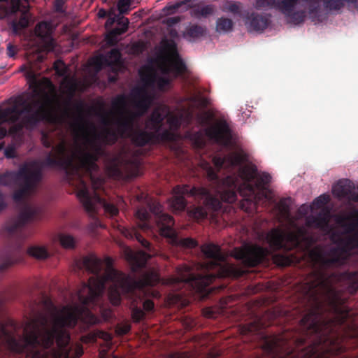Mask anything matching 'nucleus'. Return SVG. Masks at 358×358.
Here are the masks:
<instances>
[{
    "mask_svg": "<svg viewBox=\"0 0 358 358\" xmlns=\"http://www.w3.org/2000/svg\"><path fill=\"white\" fill-rule=\"evenodd\" d=\"M20 71H25L24 76L32 89V100L22 111H20L17 105L5 110L0 107V122H14L26 115L31 116L34 120L58 122L69 118L73 145L70 146L63 141L52 150L47 164L62 167L69 178L75 179L72 185L76 187L77 196L88 213L94 212L100 204L110 216L118 213L113 204L101 201L96 194L91 195L81 177L83 171L95 170V161L102 143H109L118 136L131 137L138 145H145L154 138L173 140L175 138L173 131L189 118V110L198 105L197 100L191 98L173 111L166 106H159L147 121L145 131L136 132L134 131L136 117L148 109L152 99L145 89L134 90L130 96H119L113 100L112 110L103 118L106 129L97 134L95 128L87 124L80 115L73 119L69 117V101L76 90L73 80L65 78L60 85L62 94L57 96L48 79L38 80L34 70Z\"/></svg>",
    "mask_w": 358,
    "mask_h": 358,
    "instance_id": "f257e3e1",
    "label": "nucleus"
},
{
    "mask_svg": "<svg viewBox=\"0 0 358 358\" xmlns=\"http://www.w3.org/2000/svg\"><path fill=\"white\" fill-rule=\"evenodd\" d=\"M329 196L322 194L310 205H302L299 215L289 217L291 200L285 199L278 203L275 213L280 222L285 221L283 229H275L267 236V241L274 250L284 248L292 250L297 245L307 249L310 241L301 225L306 222L308 227L318 229L329 234L331 245L325 248L317 247L309 252V259L314 266V273L307 282L306 294L313 300L318 301L322 295L333 306L336 301V292L331 285V280L320 271L324 268L338 266L352 253L358 251V213L350 212L347 215L331 217L326 205Z\"/></svg>",
    "mask_w": 358,
    "mask_h": 358,
    "instance_id": "f03ea898",
    "label": "nucleus"
},
{
    "mask_svg": "<svg viewBox=\"0 0 358 358\" xmlns=\"http://www.w3.org/2000/svg\"><path fill=\"white\" fill-rule=\"evenodd\" d=\"M186 71L185 65L178 57L175 43L162 41L159 55L154 61L143 66L139 73L145 85L164 90L173 78L184 75Z\"/></svg>",
    "mask_w": 358,
    "mask_h": 358,
    "instance_id": "7ed1b4c3",
    "label": "nucleus"
},
{
    "mask_svg": "<svg viewBox=\"0 0 358 358\" xmlns=\"http://www.w3.org/2000/svg\"><path fill=\"white\" fill-rule=\"evenodd\" d=\"M271 180L269 174L266 173H258L256 167L250 164H244L239 172V177L234 180L231 178H227L224 184L229 187L238 188L240 191L243 189H248L252 194H255V187L258 192L255 196L256 202L259 201L263 197L270 201L272 199V193L267 188H263L262 186L268 183Z\"/></svg>",
    "mask_w": 358,
    "mask_h": 358,
    "instance_id": "20e7f679",
    "label": "nucleus"
},
{
    "mask_svg": "<svg viewBox=\"0 0 358 358\" xmlns=\"http://www.w3.org/2000/svg\"><path fill=\"white\" fill-rule=\"evenodd\" d=\"M302 2L309 3L310 15L312 18L315 17V6L319 3H313L310 0H282L281 2H276L275 0H257V8H274L280 10L289 17V22L297 24L303 20L305 15L301 13H292L294 8ZM315 21V19H313Z\"/></svg>",
    "mask_w": 358,
    "mask_h": 358,
    "instance_id": "39448f33",
    "label": "nucleus"
},
{
    "mask_svg": "<svg viewBox=\"0 0 358 358\" xmlns=\"http://www.w3.org/2000/svg\"><path fill=\"white\" fill-rule=\"evenodd\" d=\"M150 210L156 215L157 225L159 229L161 235L169 238L173 244L180 245L186 248H193L196 245V242L192 238H184L178 241L175 231L172 228L174 222L171 216L165 213H162V206L157 202H154L150 206Z\"/></svg>",
    "mask_w": 358,
    "mask_h": 358,
    "instance_id": "423d86ee",
    "label": "nucleus"
},
{
    "mask_svg": "<svg viewBox=\"0 0 358 358\" xmlns=\"http://www.w3.org/2000/svg\"><path fill=\"white\" fill-rule=\"evenodd\" d=\"M27 0H0V18H4L11 15L20 12V19L17 22L13 21V31L17 33L19 29L27 27L29 22L27 13Z\"/></svg>",
    "mask_w": 358,
    "mask_h": 358,
    "instance_id": "0eeeda50",
    "label": "nucleus"
},
{
    "mask_svg": "<svg viewBox=\"0 0 358 358\" xmlns=\"http://www.w3.org/2000/svg\"><path fill=\"white\" fill-rule=\"evenodd\" d=\"M178 277H172L164 280L163 283L166 285H174L180 282H189L191 286L198 291L201 290L206 286L209 285L215 278L213 274H198L193 275L189 266H184L178 268Z\"/></svg>",
    "mask_w": 358,
    "mask_h": 358,
    "instance_id": "6e6552de",
    "label": "nucleus"
},
{
    "mask_svg": "<svg viewBox=\"0 0 358 358\" xmlns=\"http://www.w3.org/2000/svg\"><path fill=\"white\" fill-rule=\"evenodd\" d=\"M268 253L267 250L257 245H247L243 248L235 249L233 255L237 259H241L250 266L257 264Z\"/></svg>",
    "mask_w": 358,
    "mask_h": 358,
    "instance_id": "1a4fd4ad",
    "label": "nucleus"
},
{
    "mask_svg": "<svg viewBox=\"0 0 358 358\" xmlns=\"http://www.w3.org/2000/svg\"><path fill=\"white\" fill-rule=\"evenodd\" d=\"M38 178V165L36 163L26 164L19 173L9 172L0 178V182L4 185L17 183L22 180L31 181Z\"/></svg>",
    "mask_w": 358,
    "mask_h": 358,
    "instance_id": "9d476101",
    "label": "nucleus"
},
{
    "mask_svg": "<svg viewBox=\"0 0 358 358\" xmlns=\"http://www.w3.org/2000/svg\"><path fill=\"white\" fill-rule=\"evenodd\" d=\"M203 253L213 260L198 266L197 270H211L220 266V262L224 261V255L221 252L220 248L213 244L204 245L201 248Z\"/></svg>",
    "mask_w": 358,
    "mask_h": 358,
    "instance_id": "9b49d317",
    "label": "nucleus"
},
{
    "mask_svg": "<svg viewBox=\"0 0 358 358\" xmlns=\"http://www.w3.org/2000/svg\"><path fill=\"white\" fill-rule=\"evenodd\" d=\"M91 63L99 68L107 65L111 66L113 71H121L123 64L120 58V53L117 50H113L106 55H99L92 59Z\"/></svg>",
    "mask_w": 358,
    "mask_h": 358,
    "instance_id": "f8f14e48",
    "label": "nucleus"
},
{
    "mask_svg": "<svg viewBox=\"0 0 358 358\" xmlns=\"http://www.w3.org/2000/svg\"><path fill=\"white\" fill-rule=\"evenodd\" d=\"M207 136L215 141L227 145L231 138L229 129L224 122H218L206 130Z\"/></svg>",
    "mask_w": 358,
    "mask_h": 358,
    "instance_id": "ddd939ff",
    "label": "nucleus"
},
{
    "mask_svg": "<svg viewBox=\"0 0 358 358\" xmlns=\"http://www.w3.org/2000/svg\"><path fill=\"white\" fill-rule=\"evenodd\" d=\"M52 27L50 23L43 22L37 24L35 33L41 41V47L44 51L50 52L53 50L55 41L51 37Z\"/></svg>",
    "mask_w": 358,
    "mask_h": 358,
    "instance_id": "4468645a",
    "label": "nucleus"
},
{
    "mask_svg": "<svg viewBox=\"0 0 358 358\" xmlns=\"http://www.w3.org/2000/svg\"><path fill=\"white\" fill-rule=\"evenodd\" d=\"M354 188L355 187L350 180L343 179L339 180L333 186L332 193L334 196L338 198H343L348 196L352 200L358 201V195L356 196L352 193Z\"/></svg>",
    "mask_w": 358,
    "mask_h": 358,
    "instance_id": "2eb2a0df",
    "label": "nucleus"
},
{
    "mask_svg": "<svg viewBox=\"0 0 358 358\" xmlns=\"http://www.w3.org/2000/svg\"><path fill=\"white\" fill-rule=\"evenodd\" d=\"M245 161V155L242 151H238L224 158L220 157H215L213 158L214 164L217 169L227 168L231 166L241 164H243Z\"/></svg>",
    "mask_w": 358,
    "mask_h": 358,
    "instance_id": "dca6fc26",
    "label": "nucleus"
},
{
    "mask_svg": "<svg viewBox=\"0 0 358 358\" xmlns=\"http://www.w3.org/2000/svg\"><path fill=\"white\" fill-rule=\"evenodd\" d=\"M124 255L131 264L134 271L143 266L145 264L147 259L150 257V255H148L142 251L134 252L129 248H124Z\"/></svg>",
    "mask_w": 358,
    "mask_h": 358,
    "instance_id": "f3484780",
    "label": "nucleus"
},
{
    "mask_svg": "<svg viewBox=\"0 0 358 358\" xmlns=\"http://www.w3.org/2000/svg\"><path fill=\"white\" fill-rule=\"evenodd\" d=\"M187 191L185 187H177L173 189V197L170 201V207L173 211H182L185 209L186 203L182 194Z\"/></svg>",
    "mask_w": 358,
    "mask_h": 358,
    "instance_id": "a211bd4d",
    "label": "nucleus"
},
{
    "mask_svg": "<svg viewBox=\"0 0 358 358\" xmlns=\"http://www.w3.org/2000/svg\"><path fill=\"white\" fill-rule=\"evenodd\" d=\"M120 27L110 31L106 36L108 44L113 45L117 41V36L127 31L129 25V20L127 18H122L118 22Z\"/></svg>",
    "mask_w": 358,
    "mask_h": 358,
    "instance_id": "6ab92c4d",
    "label": "nucleus"
},
{
    "mask_svg": "<svg viewBox=\"0 0 358 358\" xmlns=\"http://www.w3.org/2000/svg\"><path fill=\"white\" fill-rule=\"evenodd\" d=\"M313 3H322L324 10L327 13L338 10L343 5V0H310Z\"/></svg>",
    "mask_w": 358,
    "mask_h": 358,
    "instance_id": "aec40b11",
    "label": "nucleus"
},
{
    "mask_svg": "<svg viewBox=\"0 0 358 358\" xmlns=\"http://www.w3.org/2000/svg\"><path fill=\"white\" fill-rule=\"evenodd\" d=\"M27 252L30 256L38 259H43L49 256L46 248L43 245H33L28 249Z\"/></svg>",
    "mask_w": 358,
    "mask_h": 358,
    "instance_id": "412c9836",
    "label": "nucleus"
},
{
    "mask_svg": "<svg viewBox=\"0 0 358 358\" xmlns=\"http://www.w3.org/2000/svg\"><path fill=\"white\" fill-rule=\"evenodd\" d=\"M266 26V20L262 17H255L250 21L248 29L250 31H260L264 29Z\"/></svg>",
    "mask_w": 358,
    "mask_h": 358,
    "instance_id": "4be33fe9",
    "label": "nucleus"
},
{
    "mask_svg": "<svg viewBox=\"0 0 358 358\" xmlns=\"http://www.w3.org/2000/svg\"><path fill=\"white\" fill-rule=\"evenodd\" d=\"M61 245L66 249L73 248L77 243L76 239L70 234H62L59 235Z\"/></svg>",
    "mask_w": 358,
    "mask_h": 358,
    "instance_id": "5701e85b",
    "label": "nucleus"
},
{
    "mask_svg": "<svg viewBox=\"0 0 358 358\" xmlns=\"http://www.w3.org/2000/svg\"><path fill=\"white\" fill-rule=\"evenodd\" d=\"M301 322L304 328L314 329L317 323V317L315 313H310L304 316Z\"/></svg>",
    "mask_w": 358,
    "mask_h": 358,
    "instance_id": "b1692460",
    "label": "nucleus"
},
{
    "mask_svg": "<svg viewBox=\"0 0 358 358\" xmlns=\"http://www.w3.org/2000/svg\"><path fill=\"white\" fill-rule=\"evenodd\" d=\"M231 20L227 18H220L217 22L216 29L220 33H227L232 29Z\"/></svg>",
    "mask_w": 358,
    "mask_h": 358,
    "instance_id": "393cba45",
    "label": "nucleus"
},
{
    "mask_svg": "<svg viewBox=\"0 0 358 358\" xmlns=\"http://www.w3.org/2000/svg\"><path fill=\"white\" fill-rule=\"evenodd\" d=\"M121 232L128 238H133L135 237L142 244V245L145 248H148L150 245V243L146 240L143 239L140 234L136 233L134 231H131L123 227L121 229Z\"/></svg>",
    "mask_w": 358,
    "mask_h": 358,
    "instance_id": "a878e982",
    "label": "nucleus"
},
{
    "mask_svg": "<svg viewBox=\"0 0 358 358\" xmlns=\"http://www.w3.org/2000/svg\"><path fill=\"white\" fill-rule=\"evenodd\" d=\"M188 214L191 217L196 220L203 219L207 216V211L203 207H196L194 209L189 210Z\"/></svg>",
    "mask_w": 358,
    "mask_h": 358,
    "instance_id": "bb28decb",
    "label": "nucleus"
},
{
    "mask_svg": "<svg viewBox=\"0 0 358 358\" xmlns=\"http://www.w3.org/2000/svg\"><path fill=\"white\" fill-rule=\"evenodd\" d=\"M220 198L224 201L233 203L236 200V194L234 189H229L222 192L220 195Z\"/></svg>",
    "mask_w": 358,
    "mask_h": 358,
    "instance_id": "cd10ccee",
    "label": "nucleus"
},
{
    "mask_svg": "<svg viewBox=\"0 0 358 358\" xmlns=\"http://www.w3.org/2000/svg\"><path fill=\"white\" fill-rule=\"evenodd\" d=\"M131 0H119L117 3V8L120 13L128 11Z\"/></svg>",
    "mask_w": 358,
    "mask_h": 358,
    "instance_id": "c85d7f7f",
    "label": "nucleus"
},
{
    "mask_svg": "<svg viewBox=\"0 0 358 358\" xmlns=\"http://www.w3.org/2000/svg\"><path fill=\"white\" fill-rule=\"evenodd\" d=\"M201 166L204 170L206 171V173H207V175H208V177L209 178V179L214 180L216 178L215 173L214 172L213 169L210 166V165L207 162H201Z\"/></svg>",
    "mask_w": 358,
    "mask_h": 358,
    "instance_id": "c756f323",
    "label": "nucleus"
},
{
    "mask_svg": "<svg viewBox=\"0 0 358 358\" xmlns=\"http://www.w3.org/2000/svg\"><path fill=\"white\" fill-rule=\"evenodd\" d=\"M55 69L57 74L59 76H65L66 74V67L62 61H57L54 64Z\"/></svg>",
    "mask_w": 358,
    "mask_h": 358,
    "instance_id": "7c9ffc66",
    "label": "nucleus"
},
{
    "mask_svg": "<svg viewBox=\"0 0 358 358\" xmlns=\"http://www.w3.org/2000/svg\"><path fill=\"white\" fill-rule=\"evenodd\" d=\"M83 319L85 322L90 324H96L99 322V319H97L94 315L88 311L84 313V317Z\"/></svg>",
    "mask_w": 358,
    "mask_h": 358,
    "instance_id": "2f4dec72",
    "label": "nucleus"
},
{
    "mask_svg": "<svg viewBox=\"0 0 358 358\" xmlns=\"http://www.w3.org/2000/svg\"><path fill=\"white\" fill-rule=\"evenodd\" d=\"M206 204L210 206L215 210L220 208V201L217 199H214L210 196H208L206 199Z\"/></svg>",
    "mask_w": 358,
    "mask_h": 358,
    "instance_id": "473e14b6",
    "label": "nucleus"
},
{
    "mask_svg": "<svg viewBox=\"0 0 358 358\" xmlns=\"http://www.w3.org/2000/svg\"><path fill=\"white\" fill-rule=\"evenodd\" d=\"M149 213L145 208H140L136 213V217L141 221H145L149 217Z\"/></svg>",
    "mask_w": 358,
    "mask_h": 358,
    "instance_id": "72a5a7b5",
    "label": "nucleus"
},
{
    "mask_svg": "<svg viewBox=\"0 0 358 358\" xmlns=\"http://www.w3.org/2000/svg\"><path fill=\"white\" fill-rule=\"evenodd\" d=\"M108 170L110 175L115 176H118L120 173V169L115 162L108 166Z\"/></svg>",
    "mask_w": 358,
    "mask_h": 358,
    "instance_id": "f704fd0d",
    "label": "nucleus"
},
{
    "mask_svg": "<svg viewBox=\"0 0 358 358\" xmlns=\"http://www.w3.org/2000/svg\"><path fill=\"white\" fill-rule=\"evenodd\" d=\"M143 317V312L138 308H135L132 311V318L134 321L138 322Z\"/></svg>",
    "mask_w": 358,
    "mask_h": 358,
    "instance_id": "c9c22d12",
    "label": "nucleus"
},
{
    "mask_svg": "<svg viewBox=\"0 0 358 358\" xmlns=\"http://www.w3.org/2000/svg\"><path fill=\"white\" fill-rule=\"evenodd\" d=\"M29 191V190L28 189H25L15 193L13 196L14 199L15 201H20L22 198L25 197L28 194Z\"/></svg>",
    "mask_w": 358,
    "mask_h": 358,
    "instance_id": "e433bc0d",
    "label": "nucleus"
},
{
    "mask_svg": "<svg viewBox=\"0 0 358 358\" xmlns=\"http://www.w3.org/2000/svg\"><path fill=\"white\" fill-rule=\"evenodd\" d=\"M130 330V326L127 324L122 325V327H119L117 329V333L118 334H125Z\"/></svg>",
    "mask_w": 358,
    "mask_h": 358,
    "instance_id": "4c0bfd02",
    "label": "nucleus"
},
{
    "mask_svg": "<svg viewBox=\"0 0 358 358\" xmlns=\"http://www.w3.org/2000/svg\"><path fill=\"white\" fill-rule=\"evenodd\" d=\"M97 336L107 342V345H108V342L111 339V336L106 332L100 331L97 334Z\"/></svg>",
    "mask_w": 358,
    "mask_h": 358,
    "instance_id": "58836bf2",
    "label": "nucleus"
},
{
    "mask_svg": "<svg viewBox=\"0 0 358 358\" xmlns=\"http://www.w3.org/2000/svg\"><path fill=\"white\" fill-rule=\"evenodd\" d=\"M226 10L235 13L238 10V6L235 3H227Z\"/></svg>",
    "mask_w": 358,
    "mask_h": 358,
    "instance_id": "ea45409f",
    "label": "nucleus"
},
{
    "mask_svg": "<svg viewBox=\"0 0 358 358\" xmlns=\"http://www.w3.org/2000/svg\"><path fill=\"white\" fill-rule=\"evenodd\" d=\"M8 55L10 57H14L16 52V48L11 43H8L7 45Z\"/></svg>",
    "mask_w": 358,
    "mask_h": 358,
    "instance_id": "a19ab883",
    "label": "nucleus"
},
{
    "mask_svg": "<svg viewBox=\"0 0 358 358\" xmlns=\"http://www.w3.org/2000/svg\"><path fill=\"white\" fill-rule=\"evenodd\" d=\"M154 307L153 302L150 300H147L143 303V308L145 310H151Z\"/></svg>",
    "mask_w": 358,
    "mask_h": 358,
    "instance_id": "79ce46f5",
    "label": "nucleus"
},
{
    "mask_svg": "<svg viewBox=\"0 0 358 358\" xmlns=\"http://www.w3.org/2000/svg\"><path fill=\"white\" fill-rule=\"evenodd\" d=\"M108 17H109L106 22V28H110L113 24V23L115 21V17H112V16H108Z\"/></svg>",
    "mask_w": 358,
    "mask_h": 358,
    "instance_id": "37998d69",
    "label": "nucleus"
},
{
    "mask_svg": "<svg viewBox=\"0 0 358 358\" xmlns=\"http://www.w3.org/2000/svg\"><path fill=\"white\" fill-rule=\"evenodd\" d=\"M5 155L8 158L13 157L15 156V150L13 148H7L5 150Z\"/></svg>",
    "mask_w": 358,
    "mask_h": 358,
    "instance_id": "c03bdc74",
    "label": "nucleus"
},
{
    "mask_svg": "<svg viewBox=\"0 0 358 358\" xmlns=\"http://www.w3.org/2000/svg\"><path fill=\"white\" fill-rule=\"evenodd\" d=\"M92 187L94 189H98L101 187V180L98 179L97 180H95L94 178H92Z\"/></svg>",
    "mask_w": 358,
    "mask_h": 358,
    "instance_id": "a18cd8bd",
    "label": "nucleus"
},
{
    "mask_svg": "<svg viewBox=\"0 0 358 358\" xmlns=\"http://www.w3.org/2000/svg\"><path fill=\"white\" fill-rule=\"evenodd\" d=\"M6 134V129L3 128L2 127H0V140L4 137ZM2 148V143L0 142V150Z\"/></svg>",
    "mask_w": 358,
    "mask_h": 358,
    "instance_id": "49530a36",
    "label": "nucleus"
},
{
    "mask_svg": "<svg viewBox=\"0 0 358 358\" xmlns=\"http://www.w3.org/2000/svg\"><path fill=\"white\" fill-rule=\"evenodd\" d=\"M201 29L197 27H192L190 31H189V34L190 35H193L194 33L195 34H198V33H201Z\"/></svg>",
    "mask_w": 358,
    "mask_h": 358,
    "instance_id": "de8ad7c7",
    "label": "nucleus"
},
{
    "mask_svg": "<svg viewBox=\"0 0 358 358\" xmlns=\"http://www.w3.org/2000/svg\"><path fill=\"white\" fill-rule=\"evenodd\" d=\"M106 15H107L106 11L104 9H100V10H99V12H98V16H99V17L102 18V17H106Z\"/></svg>",
    "mask_w": 358,
    "mask_h": 358,
    "instance_id": "09e8293b",
    "label": "nucleus"
},
{
    "mask_svg": "<svg viewBox=\"0 0 358 358\" xmlns=\"http://www.w3.org/2000/svg\"><path fill=\"white\" fill-rule=\"evenodd\" d=\"M138 227L143 230H147L150 228V226L147 223L139 224Z\"/></svg>",
    "mask_w": 358,
    "mask_h": 358,
    "instance_id": "8fccbe9b",
    "label": "nucleus"
},
{
    "mask_svg": "<svg viewBox=\"0 0 358 358\" xmlns=\"http://www.w3.org/2000/svg\"><path fill=\"white\" fill-rule=\"evenodd\" d=\"M94 339V336L92 335V336H89L88 337H86L83 339V341L84 342H91V341H93Z\"/></svg>",
    "mask_w": 358,
    "mask_h": 358,
    "instance_id": "3c124183",
    "label": "nucleus"
},
{
    "mask_svg": "<svg viewBox=\"0 0 358 358\" xmlns=\"http://www.w3.org/2000/svg\"><path fill=\"white\" fill-rule=\"evenodd\" d=\"M83 354V350L80 347L78 346L76 348V357H80Z\"/></svg>",
    "mask_w": 358,
    "mask_h": 358,
    "instance_id": "603ef678",
    "label": "nucleus"
},
{
    "mask_svg": "<svg viewBox=\"0 0 358 358\" xmlns=\"http://www.w3.org/2000/svg\"><path fill=\"white\" fill-rule=\"evenodd\" d=\"M115 8H111L109 10L108 13H107V15H108V16L115 17Z\"/></svg>",
    "mask_w": 358,
    "mask_h": 358,
    "instance_id": "864d4df0",
    "label": "nucleus"
},
{
    "mask_svg": "<svg viewBox=\"0 0 358 358\" xmlns=\"http://www.w3.org/2000/svg\"><path fill=\"white\" fill-rule=\"evenodd\" d=\"M3 206V200H2V195L0 194V208H2Z\"/></svg>",
    "mask_w": 358,
    "mask_h": 358,
    "instance_id": "5fc2aeb1",
    "label": "nucleus"
},
{
    "mask_svg": "<svg viewBox=\"0 0 358 358\" xmlns=\"http://www.w3.org/2000/svg\"><path fill=\"white\" fill-rule=\"evenodd\" d=\"M320 349H317V348H315L313 349V355H315V357H317V355H316V354L318 352V351L320 350Z\"/></svg>",
    "mask_w": 358,
    "mask_h": 358,
    "instance_id": "6e6d98bb",
    "label": "nucleus"
},
{
    "mask_svg": "<svg viewBox=\"0 0 358 358\" xmlns=\"http://www.w3.org/2000/svg\"><path fill=\"white\" fill-rule=\"evenodd\" d=\"M104 354H105V351L104 350H102L101 352H100V355H101V358H103Z\"/></svg>",
    "mask_w": 358,
    "mask_h": 358,
    "instance_id": "4d7b16f0",
    "label": "nucleus"
},
{
    "mask_svg": "<svg viewBox=\"0 0 358 358\" xmlns=\"http://www.w3.org/2000/svg\"><path fill=\"white\" fill-rule=\"evenodd\" d=\"M55 1H56L57 4H59L62 0H55Z\"/></svg>",
    "mask_w": 358,
    "mask_h": 358,
    "instance_id": "13d9d810",
    "label": "nucleus"
},
{
    "mask_svg": "<svg viewBox=\"0 0 358 358\" xmlns=\"http://www.w3.org/2000/svg\"><path fill=\"white\" fill-rule=\"evenodd\" d=\"M310 358H315V357H310Z\"/></svg>",
    "mask_w": 358,
    "mask_h": 358,
    "instance_id": "bf43d9fd",
    "label": "nucleus"
}]
</instances>
